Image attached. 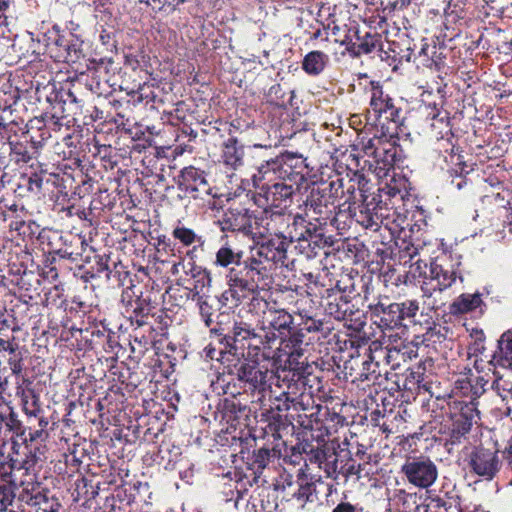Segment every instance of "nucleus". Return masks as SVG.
<instances>
[{"label":"nucleus","instance_id":"27","mask_svg":"<svg viewBox=\"0 0 512 512\" xmlns=\"http://www.w3.org/2000/svg\"><path fill=\"white\" fill-rule=\"evenodd\" d=\"M397 138H380L378 140L379 147L369 161V167L378 176H386L388 171L392 169L398 160L399 146L396 144Z\"/></svg>","mask_w":512,"mask_h":512},{"label":"nucleus","instance_id":"2","mask_svg":"<svg viewBox=\"0 0 512 512\" xmlns=\"http://www.w3.org/2000/svg\"><path fill=\"white\" fill-rule=\"evenodd\" d=\"M270 147L255 144L248 149V155L260 160L257 173L252 176V181L259 186V181L266 180L270 174L278 180L286 181L296 187H300L307 180L309 173L306 158L302 155L285 151L276 157L268 156Z\"/></svg>","mask_w":512,"mask_h":512},{"label":"nucleus","instance_id":"34","mask_svg":"<svg viewBox=\"0 0 512 512\" xmlns=\"http://www.w3.org/2000/svg\"><path fill=\"white\" fill-rule=\"evenodd\" d=\"M486 308L487 305L482 300V294L480 293H463L451 304V312L454 314L474 313L481 316Z\"/></svg>","mask_w":512,"mask_h":512},{"label":"nucleus","instance_id":"44","mask_svg":"<svg viewBox=\"0 0 512 512\" xmlns=\"http://www.w3.org/2000/svg\"><path fill=\"white\" fill-rule=\"evenodd\" d=\"M354 178H357V188L359 191V204L367 203L369 204V208H374L375 204H372V202H378L379 196L377 193L368 194L369 191V180L366 178V176L363 173H360L358 171L354 172L353 174Z\"/></svg>","mask_w":512,"mask_h":512},{"label":"nucleus","instance_id":"46","mask_svg":"<svg viewBox=\"0 0 512 512\" xmlns=\"http://www.w3.org/2000/svg\"><path fill=\"white\" fill-rule=\"evenodd\" d=\"M54 57L64 62H77L83 57L81 44L78 40L67 42L64 50L56 51Z\"/></svg>","mask_w":512,"mask_h":512},{"label":"nucleus","instance_id":"55","mask_svg":"<svg viewBox=\"0 0 512 512\" xmlns=\"http://www.w3.org/2000/svg\"><path fill=\"white\" fill-rule=\"evenodd\" d=\"M400 351L401 350L397 347H388L386 354V369H388L389 372L391 370L395 371L401 366V361H403V354Z\"/></svg>","mask_w":512,"mask_h":512},{"label":"nucleus","instance_id":"37","mask_svg":"<svg viewBox=\"0 0 512 512\" xmlns=\"http://www.w3.org/2000/svg\"><path fill=\"white\" fill-rule=\"evenodd\" d=\"M328 63L329 56L325 52L313 50L304 56L301 67L307 75L318 76L325 70Z\"/></svg>","mask_w":512,"mask_h":512},{"label":"nucleus","instance_id":"22","mask_svg":"<svg viewBox=\"0 0 512 512\" xmlns=\"http://www.w3.org/2000/svg\"><path fill=\"white\" fill-rule=\"evenodd\" d=\"M467 464L471 473L491 481L499 473L502 460L497 449H489L481 445L474 447L469 453Z\"/></svg>","mask_w":512,"mask_h":512},{"label":"nucleus","instance_id":"12","mask_svg":"<svg viewBox=\"0 0 512 512\" xmlns=\"http://www.w3.org/2000/svg\"><path fill=\"white\" fill-rule=\"evenodd\" d=\"M236 376L243 393L251 396L252 403L260 405L272 387V381L277 380V374L272 369L257 361L243 362L237 368Z\"/></svg>","mask_w":512,"mask_h":512},{"label":"nucleus","instance_id":"62","mask_svg":"<svg viewBox=\"0 0 512 512\" xmlns=\"http://www.w3.org/2000/svg\"><path fill=\"white\" fill-rule=\"evenodd\" d=\"M211 99V88L207 84L201 85L200 89L196 90L194 93V102L197 100L201 101L203 104Z\"/></svg>","mask_w":512,"mask_h":512},{"label":"nucleus","instance_id":"63","mask_svg":"<svg viewBox=\"0 0 512 512\" xmlns=\"http://www.w3.org/2000/svg\"><path fill=\"white\" fill-rule=\"evenodd\" d=\"M175 238L179 239L185 245L192 243V231L186 228H176L173 232Z\"/></svg>","mask_w":512,"mask_h":512},{"label":"nucleus","instance_id":"35","mask_svg":"<svg viewBox=\"0 0 512 512\" xmlns=\"http://www.w3.org/2000/svg\"><path fill=\"white\" fill-rule=\"evenodd\" d=\"M368 359L364 357H352L350 360L345 362V373L351 377V383L359 386L362 383H366L367 387L372 386L370 381L371 370L369 368Z\"/></svg>","mask_w":512,"mask_h":512},{"label":"nucleus","instance_id":"61","mask_svg":"<svg viewBox=\"0 0 512 512\" xmlns=\"http://www.w3.org/2000/svg\"><path fill=\"white\" fill-rule=\"evenodd\" d=\"M195 443L199 446L204 448L205 450H211V447L215 445L214 438L209 434L208 431H200V434L195 439Z\"/></svg>","mask_w":512,"mask_h":512},{"label":"nucleus","instance_id":"60","mask_svg":"<svg viewBox=\"0 0 512 512\" xmlns=\"http://www.w3.org/2000/svg\"><path fill=\"white\" fill-rule=\"evenodd\" d=\"M217 124L222 125L223 123L220 120H216L215 125H212L210 122L208 125H205V128H201L203 135L209 136V139L214 143L222 137L220 134V128Z\"/></svg>","mask_w":512,"mask_h":512},{"label":"nucleus","instance_id":"8","mask_svg":"<svg viewBox=\"0 0 512 512\" xmlns=\"http://www.w3.org/2000/svg\"><path fill=\"white\" fill-rule=\"evenodd\" d=\"M348 285L341 286L337 281L335 287L328 288L321 296V305L325 314L337 321L344 322L348 329L360 332L366 325V314L352 303Z\"/></svg>","mask_w":512,"mask_h":512},{"label":"nucleus","instance_id":"26","mask_svg":"<svg viewBox=\"0 0 512 512\" xmlns=\"http://www.w3.org/2000/svg\"><path fill=\"white\" fill-rule=\"evenodd\" d=\"M489 382L490 379L486 378V375L478 374L470 367H464L454 383V389L457 394L477 402L486 392Z\"/></svg>","mask_w":512,"mask_h":512},{"label":"nucleus","instance_id":"54","mask_svg":"<svg viewBox=\"0 0 512 512\" xmlns=\"http://www.w3.org/2000/svg\"><path fill=\"white\" fill-rule=\"evenodd\" d=\"M382 138H386L382 133L380 136H374L373 138L366 139L365 137H362L361 140L358 143V146H360L361 151L368 157H373L376 153L379 143L378 140Z\"/></svg>","mask_w":512,"mask_h":512},{"label":"nucleus","instance_id":"39","mask_svg":"<svg viewBox=\"0 0 512 512\" xmlns=\"http://www.w3.org/2000/svg\"><path fill=\"white\" fill-rule=\"evenodd\" d=\"M495 352L499 366L512 370V332L507 331L501 335Z\"/></svg>","mask_w":512,"mask_h":512},{"label":"nucleus","instance_id":"36","mask_svg":"<svg viewBox=\"0 0 512 512\" xmlns=\"http://www.w3.org/2000/svg\"><path fill=\"white\" fill-rule=\"evenodd\" d=\"M217 303L216 297H199L197 298V305L199 306V316L204 325L209 328L210 333H214L217 335H223V328L216 323L214 326V317H218L217 308H215V304Z\"/></svg>","mask_w":512,"mask_h":512},{"label":"nucleus","instance_id":"58","mask_svg":"<svg viewBox=\"0 0 512 512\" xmlns=\"http://www.w3.org/2000/svg\"><path fill=\"white\" fill-rule=\"evenodd\" d=\"M484 340L485 335L481 331L479 336L475 339L474 343L469 346V359H471L472 356H484L486 350Z\"/></svg>","mask_w":512,"mask_h":512},{"label":"nucleus","instance_id":"41","mask_svg":"<svg viewBox=\"0 0 512 512\" xmlns=\"http://www.w3.org/2000/svg\"><path fill=\"white\" fill-rule=\"evenodd\" d=\"M296 317L306 325V327L313 335L319 334L321 337L326 338L332 330L327 321H324L323 319H317L314 316L308 314V312H298L296 313Z\"/></svg>","mask_w":512,"mask_h":512},{"label":"nucleus","instance_id":"43","mask_svg":"<svg viewBox=\"0 0 512 512\" xmlns=\"http://www.w3.org/2000/svg\"><path fill=\"white\" fill-rule=\"evenodd\" d=\"M211 277L210 273L194 265V298L210 296Z\"/></svg>","mask_w":512,"mask_h":512},{"label":"nucleus","instance_id":"19","mask_svg":"<svg viewBox=\"0 0 512 512\" xmlns=\"http://www.w3.org/2000/svg\"><path fill=\"white\" fill-rule=\"evenodd\" d=\"M337 205L328 200L326 194L320 190V186L312 187L303 201V214L306 223H314L320 227H324L331 220V215L335 212Z\"/></svg>","mask_w":512,"mask_h":512},{"label":"nucleus","instance_id":"30","mask_svg":"<svg viewBox=\"0 0 512 512\" xmlns=\"http://www.w3.org/2000/svg\"><path fill=\"white\" fill-rule=\"evenodd\" d=\"M218 189L206 179L204 171L194 168V201L198 207L214 210L217 208Z\"/></svg>","mask_w":512,"mask_h":512},{"label":"nucleus","instance_id":"51","mask_svg":"<svg viewBox=\"0 0 512 512\" xmlns=\"http://www.w3.org/2000/svg\"><path fill=\"white\" fill-rule=\"evenodd\" d=\"M357 178L349 177L348 175L346 177H343V189H344V201L342 204L345 205H353L357 206L359 203H357V197H356V191L357 188Z\"/></svg>","mask_w":512,"mask_h":512},{"label":"nucleus","instance_id":"52","mask_svg":"<svg viewBox=\"0 0 512 512\" xmlns=\"http://www.w3.org/2000/svg\"><path fill=\"white\" fill-rule=\"evenodd\" d=\"M316 491V486L313 482L305 481L298 485L296 491L292 493V497L301 502L302 506L307 502H312V495Z\"/></svg>","mask_w":512,"mask_h":512},{"label":"nucleus","instance_id":"1","mask_svg":"<svg viewBox=\"0 0 512 512\" xmlns=\"http://www.w3.org/2000/svg\"><path fill=\"white\" fill-rule=\"evenodd\" d=\"M252 261L250 248L248 251H243L226 242L217 251L215 263L227 268L228 289L222 293L220 299L224 306L236 308L250 296L252 301H259L255 297L260 289Z\"/></svg>","mask_w":512,"mask_h":512},{"label":"nucleus","instance_id":"6","mask_svg":"<svg viewBox=\"0 0 512 512\" xmlns=\"http://www.w3.org/2000/svg\"><path fill=\"white\" fill-rule=\"evenodd\" d=\"M409 190L408 178L405 175L394 173L388 182L378 188V202H372L375 204V211L382 212L385 217L383 219L384 232L387 231L391 239L402 229L404 220L397 209L409 195Z\"/></svg>","mask_w":512,"mask_h":512},{"label":"nucleus","instance_id":"64","mask_svg":"<svg viewBox=\"0 0 512 512\" xmlns=\"http://www.w3.org/2000/svg\"><path fill=\"white\" fill-rule=\"evenodd\" d=\"M362 510L363 508H358L348 501H341L333 508L332 512H360Z\"/></svg>","mask_w":512,"mask_h":512},{"label":"nucleus","instance_id":"40","mask_svg":"<svg viewBox=\"0 0 512 512\" xmlns=\"http://www.w3.org/2000/svg\"><path fill=\"white\" fill-rule=\"evenodd\" d=\"M473 368L476 373L486 375V378L490 379V374H492L494 377H496L499 372L497 371V368L499 366V362L496 361L497 354L494 351L492 355L487 356H473Z\"/></svg>","mask_w":512,"mask_h":512},{"label":"nucleus","instance_id":"53","mask_svg":"<svg viewBox=\"0 0 512 512\" xmlns=\"http://www.w3.org/2000/svg\"><path fill=\"white\" fill-rule=\"evenodd\" d=\"M364 464L356 463V461L352 458H349L343 465L340 467V473L346 478L349 479L351 477H356V479H360L362 477L361 472L363 470Z\"/></svg>","mask_w":512,"mask_h":512},{"label":"nucleus","instance_id":"47","mask_svg":"<svg viewBox=\"0 0 512 512\" xmlns=\"http://www.w3.org/2000/svg\"><path fill=\"white\" fill-rule=\"evenodd\" d=\"M367 359L370 365L369 368L371 370V373L369 372L368 374L370 375V381L372 386H378L383 387V389H388L385 383L389 379V371L385 370V367H381L379 364H376V362L369 359L368 357Z\"/></svg>","mask_w":512,"mask_h":512},{"label":"nucleus","instance_id":"18","mask_svg":"<svg viewBox=\"0 0 512 512\" xmlns=\"http://www.w3.org/2000/svg\"><path fill=\"white\" fill-rule=\"evenodd\" d=\"M254 187L259 189L255 196V203L263 208L275 207L286 208L292 201V196L299 188L283 180H278L272 184L259 181V186L253 183Z\"/></svg>","mask_w":512,"mask_h":512},{"label":"nucleus","instance_id":"32","mask_svg":"<svg viewBox=\"0 0 512 512\" xmlns=\"http://www.w3.org/2000/svg\"><path fill=\"white\" fill-rule=\"evenodd\" d=\"M427 118L431 120L430 128L432 136L437 139V150H439L440 143H454L455 136L452 131L450 116L448 111H439L434 107L431 112L427 114Z\"/></svg>","mask_w":512,"mask_h":512},{"label":"nucleus","instance_id":"4","mask_svg":"<svg viewBox=\"0 0 512 512\" xmlns=\"http://www.w3.org/2000/svg\"><path fill=\"white\" fill-rule=\"evenodd\" d=\"M460 266V255L443 250L431 260L428 273L421 271L422 267L427 268V264L421 260H417L411 268L414 267V273L419 271V276L423 277V295L431 297L434 292H442L452 287L458 278L463 281Z\"/></svg>","mask_w":512,"mask_h":512},{"label":"nucleus","instance_id":"24","mask_svg":"<svg viewBox=\"0 0 512 512\" xmlns=\"http://www.w3.org/2000/svg\"><path fill=\"white\" fill-rule=\"evenodd\" d=\"M328 436L329 431L323 425L311 428L309 433H305V437L301 442V448L310 462L320 465L328 459L330 456Z\"/></svg>","mask_w":512,"mask_h":512},{"label":"nucleus","instance_id":"23","mask_svg":"<svg viewBox=\"0 0 512 512\" xmlns=\"http://www.w3.org/2000/svg\"><path fill=\"white\" fill-rule=\"evenodd\" d=\"M310 334L312 333L306 325L296 317L290 336L284 338L280 347L283 354L288 356L289 365L294 362L299 364L298 359L304 355L311 343Z\"/></svg>","mask_w":512,"mask_h":512},{"label":"nucleus","instance_id":"33","mask_svg":"<svg viewBox=\"0 0 512 512\" xmlns=\"http://www.w3.org/2000/svg\"><path fill=\"white\" fill-rule=\"evenodd\" d=\"M261 421H263L265 426L262 428L265 436H271L274 441H279L282 439L283 434H287L290 426H292V422L288 419L286 415L280 414L274 410H265L261 414Z\"/></svg>","mask_w":512,"mask_h":512},{"label":"nucleus","instance_id":"45","mask_svg":"<svg viewBox=\"0 0 512 512\" xmlns=\"http://www.w3.org/2000/svg\"><path fill=\"white\" fill-rule=\"evenodd\" d=\"M391 50L394 53V55L392 56L394 61L398 60L399 62H410L413 56L414 59L419 58L421 61L425 58H428L430 56L431 47L427 43L422 44V47L420 48L417 55L414 54V49L411 48L410 43H408V46L406 47L405 51L401 50L399 52H396L395 48H392Z\"/></svg>","mask_w":512,"mask_h":512},{"label":"nucleus","instance_id":"38","mask_svg":"<svg viewBox=\"0 0 512 512\" xmlns=\"http://www.w3.org/2000/svg\"><path fill=\"white\" fill-rule=\"evenodd\" d=\"M349 280H352L350 278ZM374 285L372 282V276L362 275L353 279L351 285L348 286V293L352 295V297L361 296L363 301L368 304L372 302L374 296Z\"/></svg>","mask_w":512,"mask_h":512},{"label":"nucleus","instance_id":"14","mask_svg":"<svg viewBox=\"0 0 512 512\" xmlns=\"http://www.w3.org/2000/svg\"><path fill=\"white\" fill-rule=\"evenodd\" d=\"M447 406L451 420L450 441L452 444H460L479 419L478 402L450 398Z\"/></svg>","mask_w":512,"mask_h":512},{"label":"nucleus","instance_id":"48","mask_svg":"<svg viewBox=\"0 0 512 512\" xmlns=\"http://www.w3.org/2000/svg\"><path fill=\"white\" fill-rule=\"evenodd\" d=\"M491 388L507 404L512 400V381L504 380L500 374L493 380Z\"/></svg>","mask_w":512,"mask_h":512},{"label":"nucleus","instance_id":"9","mask_svg":"<svg viewBox=\"0 0 512 512\" xmlns=\"http://www.w3.org/2000/svg\"><path fill=\"white\" fill-rule=\"evenodd\" d=\"M297 370L296 368L283 369L280 373H277L276 386L281 389V392L277 394L276 390L270 388L267 395L271 406L268 410H274L282 414L290 408L295 410L306 409L305 400L308 402L311 400V396L303 392L299 393L301 389L305 390V378Z\"/></svg>","mask_w":512,"mask_h":512},{"label":"nucleus","instance_id":"31","mask_svg":"<svg viewBox=\"0 0 512 512\" xmlns=\"http://www.w3.org/2000/svg\"><path fill=\"white\" fill-rule=\"evenodd\" d=\"M250 146L247 147L249 149ZM251 158V165L259 166L260 160L253 159L248 155V150L245 151V146L240 144L238 139L234 136L229 137L222 143V162L229 168L236 170L243 165L244 156Z\"/></svg>","mask_w":512,"mask_h":512},{"label":"nucleus","instance_id":"25","mask_svg":"<svg viewBox=\"0 0 512 512\" xmlns=\"http://www.w3.org/2000/svg\"><path fill=\"white\" fill-rule=\"evenodd\" d=\"M257 217L242 204L233 203L223 214L219 223L221 230L239 231L246 235L254 234L253 222Z\"/></svg>","mask_w":512,"mask_h":512},{"label":"nucleus","instance_id":"3","mask_svg":"<svg viewBox=\"0 0 512 512\" xmlns=\"http://www.w3.org/2000/svg\"><path fill=\"white\" fill-rule=\"evenodd\" d=\"M364 80L363 91L369 98L367 120H372L385 137L397 138L405 119L400 101L385 91L380 81L370 80L367 75Z\"/></svg>","mask_w":512,"mask_h":512},{"label":"nucleus","instance_id":"20","mask_svg":"<svg viewBox=\"0 0 512 512\" xmlns=\"http://www.w3.org/2000/svg\"><path fill=\"white\" fill-rule=\"evenodd\" d=\"M281 449L274 445L271 449L261 447L254 450L252 455H248L245 461V470L237 472V482H241L243 487L258 484L264 469L269 464L272 457H279Z\"/></svg>","mask_w":512,"mask_h":512},{"label":"nucleus","instance_id":"57","mask_svg":"<svg viewBox=\"0 0 512 512\" xmlns=\"http://www.w3.org/2000/svg\"><path fill=\"white\" fill-rule=\"evenodd\" d=\"M433 314H435V311H432L430 310L429 312H420L419 314V317L417 318V315L415 316V320L414 321H406V323L409 325V324H413V325H419L424 331L430 326V325H434V318H433Z\"/></svg>","mask_w":512,"mask_h":512},{"label":"nucleus","instance_id":"11","mask_svg":"<svg viewBox=\"0 0 512 512\" xmlns=\"http://www.w3.org/2000/svg\"><path fill=\"white\" fill-rule=\"evenodd\" d=\"M382 212H376L375 208H369V204H358L357 206L339 203L335 212L331 215L328 224L334 227L339 234H344L353 222L361 225L372 232L384 231Z\"/></svg>","mask_w":512,"mask_h":512},{"label":"nucleus","instance_id":"50","mask_svg":"<svg viewBox=\"0 0 512 512\" xmlns=\"http://www.w3.org/2000/svg\"><path fill=\"white\" fill-rule=\"evenodd\" d=\"M448 328L440 323L434 322L423 333V341L432 343H441L446 339Z\"/></svg>","mask_w":512,"mask_h":512},{"label":"nucleus","instance_id":"56","mask_svg":"<svg viewBox=\"0 0 512 512\" xmlns=\"http://www.w3.org/2000/svg\"><path fill=\"white\" fill-rule=\"evenodd\" d=\"M444 57H442V53H438L437 47L431 46L430 56L421 61V64L424 67L434 68L439 71L444 66Z\"/></svg>","mask_w":512,"mask_h":512},{"label":"nucleus","instance_id":"42","mask_svg":"<svg viewBox=\"0 0 512 512\" xmlns=\"http://www.w3.org/2000/svg\"><path fill=\"white\" fill-rule=\"evenodd\" d=\"M320 190L334 205L342 203L341 200L344 201L343 177L337 175L331 178L326 184L320 186Z\"/></svg>","mask_w":512,"mask_h":512},{"label":"nucleus","instance_id":"49","mask_svg":"<svg viewBox=\"0 0 512 512\" xmlns=\"http://www.w3.org/2000/svg\"><path fill=\"white\" fill-rule=\"evenodd\" d=\"M387 351L388 346H383L380 341L375 340L369 344L368 353L365 356L376 362V364H379L381 367L386 368Z\"/></svg>","mask_w":512,"mask_h":512},{"label":"nucleus","instance_id":"59","mask_svg":"<svg viewBox=\"0 0 512 512\" xmlns=\"http://www.w3.org/2000/svg\"><path fill=\"white\" fill-rule=\"evenodd\" d=\"M268 97L271 102L275 103L278 106L284 105L285 103V92L282 90L280 84H274L269 88Z\"/></svg>","mask_w":512,"mask_h":512},{"label":"nucleus","instance_id":"5","mask_svg":"<svg viewBox=\"0 0 512 512\" xmlns=\"http://www.w3.org/2000/svg\"><path fill=\"white\" fill-rule=\"evenodd\" d=\"M263 241L250 247L260 290H265L272 279V272L277 266L288 267L287 250L292 239L288 237H262Z\"/></svg>","mask_w":512,"mask_h":512},{"label":"nucleus","instance_id":"10","mask_svg":"<svg viewBox=\"0 0 512 512\" xmlns=\"http://www.w3.org/2000/svg\"><path fill=\"white\" fill-rule=\"evenodd\" d=\"M343 39L336 38L335 42L346 46V50L353 57L363 55L378 56L382 61L391 57L384 50V36L371 28L361 29L356 21H349Z\"/></svg>","mask_w":512,"mask_h":512},{"label":"nucleus","instance_id":"16","mask_svg":"<svg viewBox=\"0 0 512 512\" xmlns=\"http://www.w3.org/2000/svg\"><path fill=\"white\" fill-rule=\"evenodd\" d=\"M400 473L409 484L419 489H428L438 478L437 465L425 455L407 456Z\"/></svg>","mask_w":512,"mask_h":512},{"label":"nucleus","instance_id":"21","mask_svg":"<svg viewBox=\"0 0 512 512\" xmlns=\"http://www.w3.org/2000/svg\"><path fill=\"white\" fill-rule=\"evenodd\" d=\"M433 366V359L427 357L416 365L407 368L404 373L402 386L396 383L398 389H403L411 394L428 393L432 396L433 373L431 370Z\"/></svg>","mask_w":512,"mask_h":512},{"label":"nucleus","instance_id":"13","mask_svg":"<svg viewBox=\"0 0 512 512\" xmlns=\"http://www.w3.org/2000/svg\"><path fill=\"white\" fill-rule=\"evenodd\" d=\"M225 339L235 350L252 349L255 351L254 355L257 356L261 349L271 348L275 336L269 335L264 325L260 328V331H257L251 323L239 319L234 321L232 331L225 335Z\"/></svg>","mask_w":512,"mask_h":512},{"label":"nucleus","instance_id":"17","mask_svg":"<svg viewBox=\"0 0 512 512\" xmlns=\"http://www.w3.org/2000/svg\"><path fill=\"white\" fill-rule=\"evenodd\" d=\"M439 153L446 163L447 173L451 178V185L461 190L469 184L467 175L474 169L464 160L463 150L455 143H440Z\"/></svg>","mask_w":512,"mask_h":512},{"label":"nucleus","instance_id":"15","mask_svg":"<svg viewBox=\"0 0 512 512\" xmlns=\"http://www.w3.org/2000/svg\"><path fill=\"white\" fill-rule=\"evenodd\" d=\"M292 226L290 238L292 242H296L295 249L299 254L306 259L317 257L323 251L322 227L314 223H306L305 217L300 215L293 217Z\"/></svg>","mask_w":512,"mask_h":512},{"label":"nucleus","instance_id":"29","mask_svg":"<svg viewBox=\"0 0 512 512\" xmlns=\"http://www.w3.org/2000/svg\"><path fill=\"white\" fill-rule=\"evenodd\" d=\"M266 314V322L268 328L271 330L269 335H274L275 340L280 339V344L284 338L290 336L296 315L293 316L288 311L282 308L268 307Z\"/></svg>","mask_w":512,"mask_h":512},{"label":"nucleus","instance_id":"28","mask_svg":"<svg viewBox=\"0 0 512 512\" xmlns=\"http://www.w3.org/2000/svg\"><path fill=\"white\" fill-rule=\"evenodd\" d=\"M256 230L254 235L260 237H288L286 231L293 229L290 227V216L281 212H268L264 208L263 215L255 219Z\"/></svg>","mask_w":512,"mask_h":512},{"label":"nucleus","instance_id":"7","mask_svg":"<svg viewBox=\"0 0 512 512\" xmlns=\"http://www.w3.org/2000/svg\"><path fill=\"white\" fill-rule=\"evenodd\" d=\"M367 308L372 323L384 332L407 327L406 321H414L418 315L419 302L416 299L393 302L388 295L379 294Z\"/></svg>","mask_w":512,"mask_h":512}]
</instances>
